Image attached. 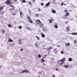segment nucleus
Wrapping results in <instances>:
<instances>
[{
  "instance_id": "obj_38",
  "label": "nucleus",
  "mask_w": 77,
  "mask_h": 77,
  "mask_svg": "<svg viewBox=\"0 0 77 77\" xmlns=\"http://www.w3.org/2000/svg\"><path fill=\"white\" fill-rule=\"evenodd\" d=\"M26 1L25 0H23L22 1V3H25Z\"/></svg>"
},
{
  "instance_id": "obj_4",
  "label": "nucleus",
  "mask_w": 77,
  "mask_h": 77,
  "mask_svg": "<svg viewBox=\"0 0 77 77\" xmlns=\"http://www.w3.org/2000/svg\"><path fill=\"white\" fill-rule=\"evenodd\" d=\"M5 3L6 5H9V4H10V0H7V1H6Z\"/></svg>"
},
{
  "instance_id": "obj_29",
  "label": "nucleus",
  "mask_w": 77,
  "mask_h": 77,
  "mask_svg": "<svg viewBox=\"0 0 77 77\" xmlns=\"http://www.w3.org/2000/svg\"><path fill=\"white\" fill-rule=\"evenodd\" d=\"M49 23H52V20L51 19H50L49 20Z\"/></svg>"
},
{
  "instance_id": "obj_55",
  "label": "nucleus",
  "mask_w": 77,
  "mask_h": 77,
  "mask_svg": "<svg viewBox=\"0 0 77 77\" xmlns=\"http://www.w3.org/2000/svg\"><path fill=\"white\" fill-rule=\"evenodd\" d=\"M33 0L34 1V2H35V0Z\"/></svg>"
},
{
  "instance_id": "obj_48",
  "label": "nucleus",
  "mask_w": 77,
  "mask_h": 77,
  "mask_svg": "<svg viewBox=\"0 0 77 77\" xmlns=\"http://www.w3.org/2000/svg\"><path fill=\"white\" fill-rule=\"evenodd\" d=\"M52 77H55V75H52Z\"/></svg>"
},
{
  "instance_id": "obj_23",
  "label": "nucleus",
  "mask_w": 77,
  "mask_h": 77,
  "mask_svg": "<svg viewBox=\"0 0 77 77\" xmlns=\"http://www.w3.org/2000/svg\"><path fill=\"white\" fill-rule=\"evenodd\" d=\"M69 60L70 61V62H71L72 61V58H69Z\"/></svg>"
},
{
  "instance_id": "obj_27",
  "label": "nucleus",
  "mask_w": 77,
  "mask_h": 77,
  "mask_svg": "<svg viewBox=\"0 0 77 77\" xmlns=\"http://www.w3.org/2000/svg\"><path fill=\"white\" fill-rule=\"evenodd\" d=\"M35 17H39V15H38V14H36L35 15Z\"/></svg>"
},
{
  "instance_id": "obj_30",
  "label": "nucleus",
  "mask_w": 77,
  "mask_h": 77,
  "mask_svg": "<svg viewBox=\"0 0 77 77\" xmlns=\"http://www.w3.org/2000/svg\"><path fill=\"white\" fill-rule=\"evenodd\" d=\"M2 33H5V30L2 29Z\"/></svg>"
},
{
  "instance_id": "obj_15",
  "label": "nucleus",
  "mask_w": 77,
  "mask_h": 77,
  "mask_svg": "<svg viewBox=\"0 0 77 77\" xmlns=\"http://www.w3.org/2000/svg\"><path fill=\"white\" fill-rule=\"evenodd\" d=\"M50 2H49L46 5V6H49V5H50Z\"/></svg>"
},
{
  "instance_id": "obj_32",
  "label": "nucleus",
  "mask_w": 77,
  "mask_h": 77,
  "mask_svg": "<svg viewBox=\"0 0 77 77\" xmlns=\"http://www.w3.org/2000/svg\"><path fill=\"white\" fill-rule=\"evenodd\" d=\"M19 27L20 29H21L22 28V26H19Z\"/></svg>"
},
{
  "instance_id": "obj_28",
  "label": "nucleus",
  "mask_w": 77,
  "mask_h": 77,
  "mask_svg": "<svg viewBox=\"0 0 77 77\" xmlns=\"http://www.w3.org/2000/svg\"><path fill=\"white\" fill-rule=\"evenodd\" d=\"M28 3L29 4V5H32V3H31V2H28Z\"/></svg>"
},
{
  "instance_id": "obj_58",
  "label": "nucleus",
  "mask_w": 77,
  "mask_h": 77,
  "mask_svg": "<svg viewBox=\"0 0 77 77\" xmlns=\"http://www.w3.org/2000/svg\"><path fill=\"white\" fill-rule=\"evenodd\" d=\"M2 66H0V68H2Z\"/></svg>"
},
{
  "instance_id": "obj_20",
  "label": "nucleus",
  "mask_w": 77,
  "mask_h": 77,
  "mask_svg": "<svg viewBox=\"0 0 77 77\" xmlns=\"http://www.w3.org/2000/svg\"><path fill=\"white\" fill-rule=\"evenodd\" d=\"M10 9L12 11H14L15 9V8H14V7H11V8H10Z\"/></svg>"
},
{
  "instance_id": "obj_59",
  "label": "nucleus",
  "mask_w": 77,
  "mask_h": 77,
  "mask_svg": "<svg viewBox=\"0 0 77 77\" xmlns=\"http://www.w3.org/2000/svg\"><path fill=\"white\" fill-rule=\"evenodd\" d=\"M11 25H10V27H11Z\"/></svg>"
},
{
  "instance_id": "obj_12",
  "label": "nucleus",
  "mask_w": 77,
  "mask_h": 77,
  "mask_svg": "<svg viewBox=\"0 0 77 77\" xmlns=\"http://www.w3.org/2000/svg\"><path fill=\"white\" fill-rule=\"evenodd\" d=\"M43 30L44 31V32H47V29L43 27Z\"/></svg>"
},
{
  "instance_id": "obj_2",
  "label": "nucleus",
  "mask_w": 77,
  "mask_h": 77,
  "mask_svg": "<svg viewBox=\"0 0 77 77\" xmlns=\"http://www.w3.org/2000/svg\"><path fill=\"white\" fill-rule=\"evenodd\" d=\"M26 72V73H29V71L27 70H23L22 71V73H25Z\"/></svg>"
},
{
  "instance_id": "obj_47",
  "label": "nucleus",
  "mask_w": 77,
  "mask_h": 77,
  "mask_svg": "<svg viewBox=\"0 0 77 77\" xmlns=\"http://www.w3.org/2000/svg\"><path fill=\"white\" fill-rule=\"evenodd\" d=\"M57 69H57V68H56L55 69L56 71H57Z\"/></svg>"
},
{
  "instance_id": "obj_1",
  "label": "nucleus",
  "mask_w": 77,
  "mask_h": 77,
  "mask_svg": "<svg viewBox=\"0 0 77 77\" xmlns=\"http://www.w3.org/2000/svg\"><path fill=\"white\" fill-rule=\"evenodd\" d=\"M65 61V58H63L60 60V62H61V65H62L63 63V62Z\"/></svg>"
},
{
  "instance_id": "obj_42",
  "label": "nucleus",
  "mask_w": 77,
  "mask_h": 77,
  "mask_svg": "<svg viewBox=\"0 0 77 77\" xmlns=\"http://www.w3.org/2000/svg\"><path fill=\"white\" fill-rule=\"evenodd\" d=\"M42 65H43V66H45V63H43Z\"/></svg>"
},
{
  "instance_id": "obj_36",
  "label": "nucleus",
  "mask_w": 77,
  "mask_h": 77,
  "mask_svg": "<svg viewBox=\"0 0 77 77\" xmlns=\"http://www.w3.org/2000/svg\"><path fill=\"white\" fill-rule=\"evenodd\" d=\"M13 3L12 2V1H10V4H12Z\"/></svg>"
},
{
  "instance_id": "obj_60",
  "label": "nucleus",
  "mask_w": 77,
  "mask_h": 77,
  "mask_svg": "<svg viewBox=\"0 0 77 77\" xmlns=\"http://www.w3.org/2000/svg\"><path fill=\"white\" fill-rule=\"evenodd\" d=\"M26 3H27V2H26Z\"/></svg>"
},
{
  "instance_id": "obj_11",
  "label": "nucleus",
  "mask_w": 77,
  "mask_h": 77,
  "mask_svg": "<svg viewBox=\"0 0 77 77\" xmlns=\"http://www.w3.org/2000/svg\"><path fill=\"white\" fill-rule=\"evenodd\" d=\"M69 45H70V44H69V43H66L65 44V46L66 47H69Z\"/></svg>"
},
{
  "instance_id": "obj_6",
  "label": "nucleus",
  "mask_w": 77,
  "mask_h": 77,
  "mask_svg": "<svg viewBox=\"0 0 77 77\" xmlns=\"http://www.w3.org/2000/svg\"><path fill=\"white\" fill-rule=\"evenodd\" d=\"M39 26L41 28H42V27H44V24H43V23L42 24V23H41L40 24Z\"/></svg>"
},
{
  "instance_id": "obj_43",
  "label": "nucleus",
  "mask_w": 77,
  "mask_h": 77,
  "mask_svg": "<svg viewBox=\"0 0 77 77\" xmlns=\"http://www.w3.org/2000/svg\"><path fill=\"white\" fill-rule=\"evenodd\" d=\"M26 29H28V30H29V29H30V28L28 27L26 28Z\"/></svg>"
},
{
  "instance_id": "obj_8",
  "label": "nucleus",
  "mask_w": 77,
  "mask_h": 77,
  "mask_svg": "<svg viewBox=\"0 0 77 77\" xmlns=\"http://www.w3.org/2000/svg\"><path fill=\"white\" fill-rule=\"evenodd\" d=\"M41 63H44L45 62V60L43 58H42L41 60Z\"/></svg>"
},
{
  "instance_id": "obj_3",
  "label": "nucleus",
  "mask_w": 77,
  "mask_h": 77,
  "mask_svg": "<svg viewBox=\"0 0 77 77\" xmlns=\"http://www.w3.org/2000/svg\"><path fill=\"white\" fill-rule=\"evenodd\" d=\"M28 20H29V22L30 23H33V21L32 20L30 19V17H28Z\"/></svg>"
},
{
  "instance_id": "obj_45",
  "label": "nucleus",
  "mask_w": 77,
  "mask_h": 77,
  "mask_svg": "<svg viewBox=\"0 0 77 77\" xmlns=\"http://www.w3.org/2000/svg\"><path fill=\"white\" fill-rule=\"evenodd\" d=\"M61 54H63V51H62L61 52Z\"/></svg>"
},
{
  "instance_id": "obj_51",
  "label": "nucleus",
  "mask_w": 77,
  "mask_h": 77,
  "mask_svg": "<svg viewBox=\"0 0 77 77\" xmlns=\"http://www.w3.org/2000/svg\"><path fill=\"white\" fill-rule=\"evenodd\" d=\"M14 2H17V0H13Z\"/></svg>"
},
{
  "instance_id": "obj_35",
  "label": "nucleus",
  "mask_w": 77,
  "mask_h": 77,
  "mask_svg": "<svg viewBox=\"0 0 77 77\" xmlns=\"http://www.w3.org/2000/svg\"><path fill=\"white\" fill-rule=\"evenodd\" d=\"M38 57L39 58H41V55L39 54L38 55Z\"/></svg>"
},
{
  "instance_id": "obj_7",
  "label": "nucleus",
  "mask_w": 77,
  "mask_h": 77,
  "mask_svg": "<svg viewBox=\"0 0 77 77\" xmlns=\"http://www.w3.org/2000/svg\"><path fill=\"white\" fill-rule=\"evenodd\" d=\"M20 17H23V15H24V14H23V12L21 11L20 12Z\"/></svg>"
},
{
  "instance_id": "obj_16",
  "label": "nucleus",
  "mask_w": 77,
  "mask_h": 77,
  "mask_svg": "<svg viewBox=\"0 0 77 77\" xmlns=\"http://www.w3.org/2000/svg\"><path fill=\"white\" fill-rule=\"evenodd\" d=\"M51 11L52 13H53L54 14H56V11L54 10H52Z\"/></svg>"
},
{
  "instance_id": "obj_54",
  "label": "nucleus",
  "mask_w": 77,
  "mask_h": 77,
  "mask_svg": "<svg viewBox=\"0 0 77 77\" xmlns=\"http://www.w3.org/2000/svg\"><path fill=\"white\" fill-rule=\"evenodd\" d=\"M3 14V12H2V13H1V14Z\"/></svg>"
},
{
  "instance_id": "obj_22",
  "label": "nucleus",
  "mask_w": 77,
  "mask_h": 77,
  "mask_svg": "<svg viewBox=\"0 0 77 77\" xmlns=\"http://www.w3.org/2000/svg\"><path fill=\"white\" fill-rule=\"evenodd\" d=\"M35 37L38 40H39V39H40V38L38 36H35Z\"/></svg>"
},
{
  "instance_id": "obj_41",
  "label": "nucleus",
  "mask_w": 77,
  "mask_h": 77,
  "mask_svg": "<svg viewBox=\"0 0 77 77\" xmlns=\"http://www.w3.org/2000/svg\"><path fill=\"white\" fill-rule=\"evenodd\" d=\"M63 3H63V2H62L61 5V6H63Z\"/></svg>"
},
{
  "instance_id": "obj_40",
  "label": "nucleus",
  "mask_w": 77,
  "mask_h": 77,
  "mask_svg": "<svg viewBox=\"0 0 77 77\" xmlns=\"http://www.w3.org/2000/svg\"><path fill=\"white\" fill-rule=\"evenodd\" d=\"M67 11H68V10L66 9L65 10L64 12H67Z\"/></svg>"
},
{
  "instance_id": "obj_21",
  "label": "nucleus",
  "mask_w": 77,
  "mask_h": 77,
  "mask_svg": "<svg viewBox=\"0 0 77 77\" xmlns=\"http://www.w3.org/2000/svg\"><path fill=\"white\" fill-rule=\"evenodd\" d=\"M54 27L55 29H57V28H58V26H57V25H55Z\"/></svg>"
},
{
  "instance_id": "obj_49",
  "label": "nucleus",
  "mask_w": 77,
  "mask_h": 77,
  "mask_svg": "<svg viewBox=\"0 0 77 77\" xmlns=\"http://www.w3.org/2000/svg\"><path fill=\"white\" fill-rule=\"evenodd\" d=\"M57 47H60V46L58 45L57 46Z\"/></svg>"
},
{
  "instance_id": "obj_53",
  "label": "nucleus",
  "mask_w": 77,
  "mask_h": 77,
  "mask_svg": "<svg viewBox=\"0 0 77 77\" xmlns=\"http://www.w3.org/2000/svg\"><path fill=\"white\" fill-rule=\"evenodd\" d=\"M8 27H10V24H8Z\"/></svg>"
},
{
  "instance_id": "obj_44",
  "label": "nucleus",
  "mask_w": 77,
  "mask_h": 77,
  "mask_svg": "<svg viewBox=\"0 0 77 77\" xmlns=\"http://www.w3.org/2000/svg\"><path fill=\"white\" fill-rule=\"evenodd\" d=\"M74 42L75 43V44H76V42H76V41H74Z\"/></svg>"
},
{
  "instance_id": "obj_39",
  "label": "nucleus",
  "mask_w": 77,
  "mask_h": 77,
  "mask_svg": "<svg viewBox=\"0 0 77 77\" xmlns=\"http://www.w3.org/2000/svg\"><path fill=\"white\" fill-rule=\"evenodd\" d=\"M41 5L42 6H43L44 5V3H41Z\"/></svg>"
},
{
  "instance_id": "obj_31",
  "label": "nucleus",
  "mask_w": 77,
  "mask_h": 77,
  "mask_svg": "<svg viewBox=\"0 0 77 77\" xmlns=\"http://www.w3.org/2000/svg\"><path fill=\"white\" fill-rule=\"evenodd\" d=\"M47 56V55H44L43 56V58H45Z\"/></svg>"
},
{
  "instance_id": "obj_26",
  "label": "nucleus",
  "mask_w": 77,
  "mask_h": 77,
  "mask_svg": "<svg viewBox=\"0 0 77 77\" xmlns=\"http://www.w3.org/2000/svg\"><path fill=\"white\" fill-rule=\"evenodd\" d=\"M10 7H11V8H15V6H14L13 5H10Z\"/></svg>"
},
{
  "instance_id": "obj_19",
  "label": "nucleus",
  "mask_w": 77,
  "mask_h": 77,
  "mask_svg": "<svg viewBox=\"0 0 77 77\" xmlns=\"http://www.w3.org/2000/svg\"><path fill=\"white\" fill-rule=\"evenodd\" d=\"M64 66L65 67V68H68V65H64Z\"/></svg>"
},
{
  "instance_id": "obj_33",
  "label": "nucleus",
  "mask_w": 77,
  "mask_h": 77,
  "mask_svg": "<svg viewBox=\"0 0 77 77\" xmlns=\"http://www.w3.org/2000/svg\"><path fill=\"white\" fill-rule=\"evenodd\" d=\"M10 42H14L13 40H12L11 39H10Z\"/></svg>"
},
{
  "instance_id": "obj_25",
  "label": "nucleus",
  "mask_w": 77,
  "mask_h": 77,
  "mask_svg": "<svg viewBox=\"0 0 77 77\" xmlns=\"http://www.w3.org/2000/svg\"><path fill=\"white\" fill-rule=\"evenodd\" d=\"M54 51H55V52H56H56H57V48H56L55 49H54Z\"/></svg>"
},
{
  "instance_id": "obj_34",
  "label": "nucleus",
  "mask_w": 77,
  "mask_h": 77,
  "mask_svg": "<svg viewBox=\"0 0 77 77\" xmlns=\"http://www.w3.org/2000/svg\"><path fill=\"white\" fill-rule=\"evenodd\" d=\"M37 21H38L40 23H41V22L39 20H37Z\"/></svg>"
},
{
  "instance_id": "obj_9",
  "label": "nucleus",
  "mask_w": 77,
  "mask_h": 77,
  "mask_svg": "<svg viewBox=\"0 0 77 77\" xmlns=\"http://www.w3.org/2000/svg\"><path fill=\"white\" fill-rule=\"evenodd\" d=\"M69 28H70V27H69V26H68L66 28V30L67 31H69L70 30Z\"/></svg>"
},
{
  "instance_id": "obj_5",
  "label": "nucleus",
  "mask_w": 77,
  "mask_h": 77,
  "mask_svg": "<svg viewBox=\"0 0 77 77\" xmlns=\"http://www.w3.org/2000/svg\"><path fill=\"white\" fill-rule=\"evenodd\" d=\"M69 15V13L68 12H67L65 14V17H67Z\"/></svg>"
},
{
  "instance_id": "obj_13",
  "label": "nucleus",
  "mask_w": 77,
  "mask_h": 77,
  "mask_svg": "<svg viewBox=\"0 0 77 77\" xmlns=\"http://www.w3.org/2000/svg\"><path fill=\"white\" fill-rule=\"evenodd\" d=\"M41 35L42 38H45V35H44V34H43V33H42L41 34Z\"/></svg>"
},
{
  "instance_id": "obj_24",
  "label": "nucleus",
  "mask_w": 77,
  "mask_h": 77,
  "mask_svg": "<svg viewBox=\"0 0 77 77\" xmlns=\"http://www.w3.org/2000/svg\"><path fill=\"white\" fill-rule=\"evenodd\" d=\"M51 49H52V47H51V46L50 48H48V50H51Z\"/></svg>"
},
{
  "instance_id": "obj_57",
  "label": "nucleus",
  "mask_w": 77,
  "mask_h": 77,
  "mask_svg": "<svg viewBox=\"0 0 77 77\" xmlns=\"http://www.w3.org/2000/svg\"><path fill=\"white\" fill-rule=\"evenodd\" d=\"M69 11H70V12H71V11H72V10H70Z\"/></svg>"
},
{
  "instance_id": "obj_37",
  "label": "nucleus",
  "mask_w": 77,
  "mask_h": 77,
  "mask_svg": "<svg viewBox=\"0 0 77 77\" xmlns=\"http://www.w3.org/2000/svg\"><path fill=\"white\" fill-rule=\"evenodd\" d=\"M35 45L36 47H38V45H37V43H35Z\"/></svg>"
},
{
  "instance_id": "obj_50",
  "label": "nucleus",
  "mask_w": 77,
  "mask_h": 77,
  "mask_svg": "<svg viewBox=\"0 0 77 77\" xmlns=\"http://www.w3.org/2000/svg\"><path fill=\"white\" fill-rule=\"evenodd\" d=\"M8 41L9 42H10V39H9Z\"/></svg>"
},
{
  "instance_id": "obj_14",
  "label": "nucleus",
  "mask_w": 77,
  "mask_h": 77,
  "mask_svg": "<svg viewBox=\"0 0 77 77\" xmlns=\"http://www.w3.org/2000/svg\"><path fill=\"white\" fill-rule=\"evenodd\" d=\"M71 34L72 35H77V32H73Z\"/></svg>"
},
{
  "instance_id": "obj_52",
  "label": "nucleus",
  "mask_w": 77,
  "mask_h": 77,
  "mask_svg": "<svg viewBox=\"0 0 77 77\" xmlns=\"http://www.w3.org/2000/svg\"><path fill=\"white\" fill-rule=\"evenodd\" d=\"M39 11H41V9L39 8Z\"/></svg>"
},
{
  "instance_id": "obj_56",
  "label": "nucleus",
  "mask_w": 77,
  "mask_h": 77,
  "mask_svg": "<svg viewBox=\"0 0 77 77\" xmlns=\"http://www.w3.org/2000/svg\"><path fill=\"white\" fill-rule=\"evenodd\" d=\"M64 5H65V6H66V4H65Z\"/></svg>"
},
{
  "instance_id": "obj_46",
  "label": "nucleus",
  "mask_w": 77,
  "mask_h": 77,
  "mask_svg": "<svg viewBox=\"0 0 77 77\" xmlns=\"http://www.w3.org/2000/svg\"><path fill=\"white\" fill-rule=\"evenodd\" d=\"M21 51H23V48H21Z\"/></svg>"
},
{
  "instance_id": "obj_18",
  "label": "nucleus",
  "mask_w": 77,
  "mask_h": 77,
  "mask_svg": "<svg viewBox=\"0 0 77 77\" xmlns=\"http://www.w3.org/2000/svg\"><path fill=\"white\" fill-rule=\"evenodd\" d=\"M3 8H4V7H0V11H2V9H3Z\"/></svg>"
},
{
  "instance_id": "obj_17",
  "label": "nucleus",
  "mask_w": 77,
  "mask_h": 77,
  "mask_svg": "<svg viewBox=\"0 0 77 77\" xmlns=\"http://www.w3.org/2000/svg\"><path fill=\"white\" fill-rule=\"evenodd\" d=\"M15 45V44L14 43H10V47H14V45Z\"/></svg>"
},
{
  "instance_id": "obj_10",
  "label": "nucleus",
  "mask_w": 77,
  "mask_h": 77,
  "mask_svg": "<svg viewBox=\"0 0 77 77\" xmlns=\"http://www.w3.org/2000/svg\"><path fill=\"white\" fill-rule=\"evenodd\" d=\"M19 44H20V45H21L22 44H23V42L21 41V40L20 39H19Z\"/></svg>"
}]
</instances>
